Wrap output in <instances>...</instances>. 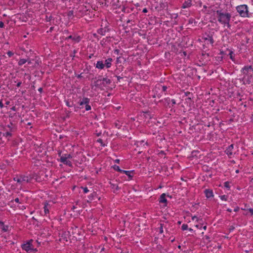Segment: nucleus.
Masks as SVG:
<instances>
[{"label":"nucleus","instance_id":"1","mask_svg":"<svg viewBox=\"0 0 253 253\" xmlns=\"http://www.w3.org/2000/svg\"><path fill=\"white\" fill-rule=\"evenodd\" d=\"M215 12L216 14V17L218 22L224 25V26H227L228 28H230V21L231 18V14L222 9L217 10Z\"/></svg>","mask_w":253,"mask_h":253},{"label":"nucleus","instance_id":"2","mask_svg":"<svg viewBox=\"0 0 253 253\" xmlns=\"http://www.w3.org/2000/svg\"><path fill=\"white\" fill-rule=\"evenodd\" d=\"M100 77V76L99 77L98 79H96V78H94L95 80L90 85L92 89L96 90L97 88L102 90H104L105 87L111 84V82L110 79L107 78L101 79Z\"/></svg>","mask_w":253,"mask_h":253},{"label":"nucleus","instance_id":"3","mask_svg":"<svg viewBox=\"0 0 253 253\" xmlns=\"http://www.w3.org/2000/svg\"><path fill=\"white\" fill-rule=\"evenodd\" d=\"M236 10L240 16L242 17H250L248 6L246 4L240 5L236 7Z\"/></svg>","mask_w":253,"mask_h":253},{"label":"nucleus","instance_id":"4","mask_svg":"<svg viewBox=\"0 0 253 253\" xmlns=\"http://www.w3.org/2000/svg\"><path fill=\"white\" fill-rule=\"evenodd\" d=\"M14 180L21 184H23L30 182L31 178H29L28 176L25 175H20L19 177L14 178Z\"/></svg>","mask_w":253,"mask_h":253},{"label":"nucleus","instance_id":"5","mask_svg":"<svg viewBox=\"0 0 253 253\" xmlns=\"http://www.w3.org/2000/svg\"><path fill=\"white\" fill-rule=\"evenodd\" d=\"M9 120L12 126H15L19 120V116L16 113L9 112Z\"/></svg>","mask_w":253,"mask_h":253},{"label":"nucleus","instance_id":"6","mask_svg":"<svg viewBox=\"0 0 253 253\" xmlns=\"http://www.w3.org/2000/svg\"><path fill=\"white\" fill-rule=\"evenodd\" d=\"M33 241L31 240L30 241L27 242L26 244H24L22 245V248L23 250L26 251V252L31 251L33 250V248H32V245L31 244V242Z\"/></svg>","mask_w":253,"mask_h":253},{"label":"nucleus","instance_id":"7","mask_svg":"<svg viewBox=\"0 0 253 253\" xmlns=\"http://www.w3.org/2000/svg\"><path fill=\"white\" fill-rule=\"evenodd\" d=\"M52 204V202H45L44 203L43 209L44 215H46L47 214L49 213V210L51 209Z\"/></svg>","mask_w":253,"mask_h":253},{"label":"nucleus","instance_id":"8","mask_svg":"<svg viewBox=\"0 0 253 253\" xmlns=\"http://www.w3.org/2000/svg\"><path fill=\"white\" fill-rule=\"evenodd\" d=\"M60 162L69 167H72V162L66 157V156L63 155L60 157Z\"/></svg>","mask_w":253,"mask_h":253},{"label":"nucleus","instance_id":"9","mask_svg":"<svg viewBox=\"0 0 253 253\" xmlns=\"http://www.w3.org/2000/svg\"><path fill=\"white\" fill-rule=\"evenodd\" d=\"M110 184L111 188L114 193H116V192L120 189V188L119 187L118 184L116 181L115 183L110 182Z\"/></svg>","mask_w":253,"mask_h":253},{"label":"nucleus","instance_id":"10","mask_svg":"<svg viewBox=\"0 0 253 253\" xmlns=\"http://www.w3.org/2000/svg\"><path fill=\"white\" fill-rule=\"evenodd\" d=\"M234 148V145L231 144L230 146L228 147V148L225 150V153L226 154L230 157V158L233 155V150Z\"/></svg>","mask_w":253,"mask_h":253},{"label":"nucleus","instance_id":"11","mask_svg":"<svg viewBox=\"0 0 253 253\" xmlns=\"http://www.w3.org/2000/svg\"><path fill=\"white\" fill-rule=\"evenodd\" d=\"M136 145L137 147H144V148H146L148 146L147 141L145 142L144 140L137 141Z\"/></svg>","mask_w":253,"mask_h":253},{"label":"nucleus","instance_id":"12","mask_svg":"<svg viewBox=\"0 0 253 253\" xmlns=\"http://www.w3.org/2000/svg\"><path fill=\"white\" fill-rule=\"evenodd\" d=\"M206 196L207 198H210L213 197L212 190L210 189H206L204 191Z\"/></svg>","mask_w":253,"mask_h":253},{"label":"nucleus","instance_id":"13","mask_svg":"<svg viewBox=\"0 0 253 253\" xmlns=\"http://www.w3.org/2000/svg\"><path fill=\"white\" fill-rule=\"evenodd\" d=\"M66 39H72V40L74 41L75 42H79L81 40V38L80 37V36H69V37H68Z\"/></svg>","mask_w":253,"mask_h":253},{"label":"nucleus","instance_id":"14","mask_svg":"<svg viewBox=\"0 0 253 253\" xmlns=\"http://www.w3.org/2000/svg\"><path fill=\"white\" fill-rule=\"evenodd\" d=\"M192 5L191 0H187L183 3L182 7L183 8H186L190 7Z\"/></svg>","mask_w":253,"mask_h":253},{"label":"nucleus","instance_id":"15","mask_svg":"<svg viewBox=\"0 0 253 253\" xmlns=\"http://www.w3.org/2000/svg\"><path fill=\"white\" fill-rule=\"evenodd\" d=\"M249 70H252V66H245L242 68V72L245 75H247Z\"/></svg>","mask_w":253,"mask_h":253},{"label":"nucleus","instance_id":"16","mask_svg":"<svg viewBox=\"0 0 253 253\" xmlns=\"http://www.w3.org/2000/svg\"><path fill=\"white\" fill-rule=\"evenodd\" d=\"M0 226H1L2 231L6 232L8 230L9 226L8 225H4V223L0 220Z\"/></svg>","mask_w":253,"mask_h":253},{"label":"nucleus","instance_id":"17","mask_svg":"<svg viewBox=\"0 0 253 253\" xmlns=\"http://www.w3.org/2000/svg\"><path fill=\"white\" fill-rule=\"evenodd\" d=\"M159 202L161 203H167V200L166 198V194L165 193L162 194L160 196Z\"/></svg>","mask_w":253,"mask_h":253},{"label":"nucleus","instance_id":"18","mask_svg":"<svg viewBox=\"0 0 253 253\" xmlns=\"http://www.w3.org/2000/svg\"><path fill=\"white\" fill-rule=\"evenodd\" d=\"M104 66L105 64L102 61H99L97 62V63L96 64V68L100 69H102L104 68Z\"/></svg>","mask_w":253,"mask_h":253},{"label":"nucleus","instance_id":"19","mask_svg":"<svg viewBox=\"0 0 253 253\" xmlns=\"http://www.w3.org/2000/svg\"><path fill=\"white\" fill-rule=\"evenodd\" d=\"M223 57L222 56H217L214 57L215 63L216 64H219L222 61Z\"/></svg>","mask_w":253,"mask_h":253},{"label":"nucleus","instance_id":"20","mask_svg":"<svg viewBox=\"0 0 253 253\" xmlns=\"http://www.w3.org/2000/svg\"><path fill=\"white\" fill-rule=\"evenodd\" d=\"M112 61V59L111 58H108L105 60V65H106L107 68H110L112 65L111 62Z\"/></svg>","mask_w":253,"mask_h":253},{"label":"nucleus","instance_id":"21","mask_svg":"<svg viewBox=\"0 0 253 253\" xmlns=\"http://www.w3.org/2000/svg\"><path fill=\"white\" fill-rule=\"evenodd\" d=\"M89 99L87 98L84 97L83 98L82 101L80 102V105H83L84 104L86 105L89 104Z\"/></svg>","mask_w":253,"mask_h":253},{"label":"nucleus","instance_id":"22","mask_svg":"<svg viewBox=\"0 0 253 253\" xmlns=\"http://www.w3.org/2000/svg\"><path fill=\"white\" fill-rule=\"evenodd\" d=\"M133 172V171H129V170H122V173H125L126 175H127L129 178H131L132 175H131V173Z\"/></svg>","mask_w":253,"mask_h":253},{"label":"nucleus","instance_id":"23","mask_svg":"<svg viewBox=\"0 0 253 253\" xmlns=\"http://www.w3.org/2000/svg\"><path fill=\"white\" fill-rule=\"evenodd\" d=\"M27 61L28 60H26V59H20L18 61V64L19 66H22L25 64Z\"/></svg>","mask_w":253,"mask_h":253},{"label":"nucleus","instance_id":"24","mask_svg":"<svg viewBox=\"0 0 253 253\" xmlns=\"http://www.w3.org/2000/svg\"><path fill=\"white\" fill-rule=\"evenodd\" d=\"M204 40L205 41H208L211 44H212L213 43V42H214L213 40L212 37L210 36H208L207 37L205 38Z\"/></svg>","mask_w":253,"mask_h":253},{"label":"nucleus","instance_id":"25","mask_svg":"<svg viewBox=\"0 0 253 253\" xmlns=\"http://www.w3.org/2000/svg\"><path fill=\"white\" fill-rule=\"evenodd\" d=\"M203 240L206 243L210 242V237L208 235H205L203 237Z\"/></svg>","mask_w":253,"mask_h":253},{"label":"nucleus","instance_id":"26","mask_svg":"<svg viewBox=\"0 0 253 253\" xmlns=\"http://www.w3.org/2000/svg\"><path fill=\"white\" fill-rule=\"evenodd\" d=\"M32 178L35 179L38 182H41L42 180V179L41 178V177L38 176L37 175H34Z\"/></svg>","mask_w":253,"mask_h":253},{"label":"nucleus","instance_id":"27","mask_svg":"<svg viewBox=\"0 0 253 253\" xmlns=\"http://www.w3.org/2000/svg\"><path fill=\"white\" fill-rule=\"evenodd\" d=\"M67 16L69 18H71L72 17L74 16V11L73 10L69 11L67 13Z\"/></svg>","mask_w":253,"mask_h":253},{"label":"nucleus","instance_id":"28","mask_svg":"<svg viewBox=\"0 0 253 253\" xmlns=\"http://www.w3.org/2000/svg\"><path fill=\"white\" fill-rule=\"evenodd\" d=\"M114 169L118 171H119V172H122V169H121L119 168V166H117V165H114Z\"/></svg>","mask_w":253,"mask_h":253},{"label":"nucleus","instance_id":"29","mask_svg":"<svg viewBox=\"0 0 253 253\" xmlns=\"http://www.w3.org/2000/svg\"><path fill=\"white\" fill-rule=\"evenodd\" d=\"M97 32L98 34L102 35H104L105 30H104L102 28L99 29Z\"/></svg>","mask_w":253,"mask_h":253},{"label":"nucleus","instance_id":"30","mask_svg":"<svg viewBox=\"0 0 253 253\" xmlns=\"http://www.w3.org/2000/svg\"><path fill=\"white\" fill-rule=\"evenodd\" d=\"M68 234H69V232H68V233L65 232L62 235V237H64L66 241H68L67 237V236H68Z\"/></svg>","mask_w":253,"mask_h":253},{"label":"nucleus","instance_id":"31","mask_svg":"<svg viewBox=\"0 0 253 253\" xmlns=\"http://www.w3.org/2000/svg\"><path fill=\"white\" fill-rule=\"evenodd\" d=\"M181 229L182 230H186L188 229V225L186 224H183L181 226Z\"/></svg>","mask_w":253,"mask_h":253},{"label":"nucleus","instance_id":"32","mask_svg":"<svg viewBox=\"0 0 253 253\" xmlns=\"http://www.w3.org/2000/svg\"><path fill=\"white\" fill-rule=\"evenodd\" d=\"M192 219L193 220H194L195 219L197 221H199V220H202V218H199L197 216H193L192 217Z\"/></svg>","mask_w":253,"mask_h":253},{"label":"nucleus","instance_id":"33","mask_svg":"<svg viewBox=\"0 0 253 253\" xmlns=\"http://www.w3.org/2000/svg\"><path fill=\"white\" fill-rule=\"evenodd\" d=\"M85 109L86 111H89L91 109V106L89 105V104L85 105Z\"/></svg>","mask_w":253,"mask_h":253},{"label":"nucleus","instance_id":"34","mask_svg":"<svg viewBox=\"0 0 253 253\" xmlns=\"http://www.w3.org/2000/svg\"><path fill=\"white\" fill-rule=\"evenodd\" d=\"M224 185L227 188H229L230 187L229 182L228 181L225 182L224 183Z\"/></svg>","mask_w":253,"mask_h":253},{"label":"nucleus","instance_id":"35","mask_svg":"<svg viewBox=\"0 0 253 253\" xmlns=\"http://www.w3.org/2000/svg\"><path fill=\"white\" fill-rule=\"evenodd\" d=\"M221 200L227 201V196L225 195H222L220 196Z\"/></svg>","mask_w":253,"mask_h":253},{"label":"nucleus","instance_id":"36","mask_svg":"<svg viewBox=\"0 0 253 253\" xmlns=\"http://www.w3.org/2000/svg\"><path fill=\"white\" fill-rule=\"evenodd\" d=\"M11 133L8 131H7L6 132H5V133L3 134V136H5L6 137L11 136Z\"/></svg>","mask_w":253,"mask_h":253},{"label":"nucleus","instance_id":"37","mask_svg":"<svg viewBox=\"0 0 253 253\" xmlns=\"http://www.w3.org/2000/svg\"><path fill=\"white\" fill-rule=\"evenodd\" d=\"M7 54L9 57H11L13 55V53L11 51H8L7 52Z\"/></svg>","mask_w":253,"mask_h":253},{"label":"nucleus","instance_id":"38","mask_svg":"<svg viewBox=\"0 0 253 253\" xmlns=\"http://www.w3.org/2000/svg\"><path fill=\"white\" fill-rule=\"evenodd\" d=\"M235 229V226L234 225H231L229 228V230L230 232H231L234 230Z\"/></svg>","mask_w":253,"mask_h":253},{"label":"nucleus","instance_id":"39","mask_svg":"<svg viewBox=\"0 0 253 253\" xmlns=\"http://www.w3.org/2000/svg\"><path fill=\"white\" fill-rule=\"evenodd\" d=\"M63 155L66 156V157L69 160L72 158V156H71V154H64Z\"/></svg>","mask_w":253,"mask_h":253},{"label":"nucleus","instance_id":"40","mask_svg":"<svg viewBox=\"0 0 253 253\" xmlns=\"http://www.w3.org/2000/svg\"><path fill=\"white\" fill-rule=\"evenodd\" d=\"M83 188L84 192V193H87L89 191V190L87 187H84Z\"/></svg>","mask_w":253,"mask_h":253},{"label":"nucleus","instance_id":"41","mask_svg":"<svg viewBox=\"0 0 253 253\" xmlns=\"http://www.w3.org/2000/svg\"><path fill=\"white\" fill-rule=\"evenodd\" d=\"M15 126H12L11 125V123L10 122V125H7V127L10 129L11 130Z\"/></svg>","mask_w":253,"mask_h":253},{"label":"nucleus","instance_id":"42","mask_svg":"<svg viewBox=\"0 0 253 253\" xmlns=\"http://www.w3.org/2000/svg\"><path fill=\"white\" fill-rule=\"evenodd\" d=\"M167 87L166 86H162V90L163 91H166L167 90Z\"/></svg>","mask_w":253,"mask_h":253},{"label":"nucleus","instance_id":"43","mask_svg":"<svg viewBox=\"0 0 253 253\" xmlns=\"http://www.w3.org/2000/svg\"><path fill=\"white\" fill-rule=\"evenodd\" d=\"M4 25V23L2 21H0V28H3Z\"/></svg>","mask_w":253,"mask_h":253},{"label":"nucleus","instance_id":"44","mask_svg":"<svg viewBox=\"0 0 253 253\" xmlns=\"http://www.w3.org/2000/svg\"><path fill=\"white\" fill-rule=\"evenodd\" d=\"M239 209H239V207H237L236 208H235L234 209V211H235V212H237V211H239Z\"/></svg>","mask_w":253,"mask_h":253},{"label":"nucleus","instance_id":"45","mask_svg":"<svg viewBox=\"0 0 253 253\" xmlns=\"http://www.w3.org/2000/svg\"><path fill=\"white\" fill-rule=\"evenodd\" d=\"M249 211L250 212L252 215H253V209L252 208H250L249 209Z\"/></svg>","mask_w":253,"mask_h":253},{"label":"nucleus","instance_id":"46","mask_svg":"<svg viewBox=\"0 0 253 253\" xmlns=\"http://www.w3.org/2000/svg\"><path fill=\"white\" fill-rule=\"evenodd\" d=\"M14 201L17 203H20L19 199L18 198H16V199H15Z\"/></svg>","mask_w":253,"mask_h":253},{"label":"nucleus","instance_id":"47","mask_svg":"<svg viewBox=\"0 0 253 253\" xmlns=\"http://www.w3.org/2000/svg\"><path fill=\"white\" fill-rule=\"evenodd\" d=\"M0 107L2 108L3 107V104L1 100H0Z\"/></svg>","mask_w":253,"mask_h":253},{"label":"nucleus","instance_id":"48","mask_svg":"<svg viewBox=\"0 0 253 253\" xmlns=\"http://www.w3.org/2000/svg\"><path fill=\"white\" fill-rule=\"evenodd\" d=\"M11 110H13V111H16V108L15 107V106H13L11 108Z\"/></svg>","mask_w":253,"mask_h":253},{"label":"nucleus","instance_id":"49","mask_svg":"<svg viewBox=\"0 0 253 253\" xmlns=\"http://www.w3.org/2000/svg\"><path fill=\"white\" fill-rule=\"evenodd\" d=\"M144 13H146L148 12V10H147V9L146 8H145L143 9V11H142Z\"/></svg>","mask_w":253,"mask_h":253},{"label":"nucleus","instance_id":"50","mask_svg":"<svg viewBox=\"0 0 253 253\" xmlns=\"http://www.w3.org/2000/svg\"><path fill=\"white\" fill-rule=\"evenodd\" d=\"M77 77L78 79H81V78H83V76L82 75V74L78 75Z\"/></svg>","mask_w":253,"mask_h":253},{"label":"nucleus","instance_id":"51","mask_svg":"<svg viewBox=\"0 0 253 253\" xmlns=\"http://www.w3.org/2000/svg\"><path fill=\"white\" fill-rule=\"evenodd\" d=\"M21 84V82H18V83L17 84L16 86H17V87H19V86H20Z\"/></svg>","mask_w":253,"mask_h":253},{"label":"nucleus","instance_id":"52","mask_svg":"<svg viewBox=\"0 0 253 253\" xmlns=\"http://www.w3.org/2000/svg\"><path fill=\"white\" fill-rule=\"evenodd\" d=\"M38 91L40 92V93H42V87H40L38 89Z\"/></svg>","mask_w":253,"mask_h":253},{"label":"nucleus","instance_id":"53","mask_svg":"<svg viewBox=\"0 0 253 253\" xmlns=\"http://www.w3.org/2000/svg\"><path fill=\"white\" fill-rule=\"evenodd\" d=\"M102 141H103L101 139H100V138H99V139H98L97 140V142H99V143H100L101 144L102 143Z\"/></svg>","mask_w":253,"mask_h":253},{"label":"nucleus","instance_id":"54","mask_svg":"<svg viewBox=\"0 0 253 253\" xmlns=\"http://www.w3.org/2000/svg\"><path fill=\"white\" fill-rule=\"evenodd\" d=\"M171 102H172V105H174V104H175V103H176L175 101V100H174V99H172V100H171Z\"/></svg>","mask_w":253,"mask_h":253},{"label":"nucleus","instance_id":"55","mask_svg":"<svg viewBox=\"0 0 253 253\" xmlns=\"http://www.w3.org/2000/svg\"><path fill=\"white\" fill-rule=\"evenodd\" d=\"M27 60H28V61H27V62H28V63L29 64H31V60H30L29 58H28V59H27Z\"/></svg>","mask_w":253,"mask_h":253},{"label":"nucleus","instance_id":"56","mask_svg":"<svg viewBox=\"0 0 253 253\" xmlns=\"http://www.w3.org/2000/svg\"><path fill=\"white\" fill-rule=\"evenodd\" d=\"M232 53H233V52H232V51H231V52H230V58H231V59H232V60H233Z\"/></svg>","mask_w":253,"mask_h":253},{"label":"nucleus","instance_id":"57","mask_svg":"<svg viewBox=\"0 0 253 253\" xmlns=\"http://www.w3.org/2000/svg\"><path fill=\"white\" fill-rule=\"evenodd\" d=\"M119 52V49H115V53H116L117 54H118Z\"/></svg>","mask_w":253,"mask_h":253},{"label":"nucleus","instance_id":"58","mask_svg":"<svg viewBox=\"0 0 253 253\" xmlns=\"http://www.w3.org/2000/svg\"><path fill=\"white\" fill-rule=\"evenodd\" d=\"M117 78L118 81H120V79L122 78L120 76H117Z\"/></svg>","mask_w":253,"mask_h":253},{"label":"nucleus","instance_id":"59","mask_svg":"<svg viewBox=\"0 0 253 253\" xmlns=\"http://www.w3.org/2000/svg\"><path fill=\"white\" fill-rule=\"evenodd\" d=\"M162 224H161V228H160V232L161 233H162L163 232V228H162Z\"/></svg>","mask_w":253,"mask_h":253},{"label":"nucleus","instance_id":"60","mask_svg":"<svg viewBox=\"0 0 253 253\" xmlns=\"http://www.w3.org/2000/svg\"><path fill=\"white\" fill-rule=\"evenodd\" d=\"M195 227L197 228H200L201 227L199 225H196Z\"/></svg>","mask_w":253,"mask_h":253},{"label":"nucleus","instance_id":"61","mask_svg":"<svg viewBox=\"0 0 253 253\" xmlns=\"http://www.w3.org/2000/svg\"><path fill=\"white\" fill-rule=\"evenodd\" d=\"M115 163H119V162H120V160L119 159H116L115 161Z\"/></svg>","mask_w":253,"mask_h":253},{"label":"nucleus","instance_id":"62","mask_svg":"<svg viewBox=\"0 0 253 253\" xmlns=\"http://www.w3.org/2000/svg\"><path fill=\"white\" fill-rule=\"evenodd\" d=\"M66 104L69 107H71V106L69 104V103L68 102H66Z\"/></svg>","mask_w":253,"mask_h":253},{"label":"nucleus","instance_id":"63","mask_svg":"<svg viewBox=\"0 0 253 253\" xmlns=\"http://www.w3.org/2000/svg\"><path fill=\"white\" fill-rule=\"evenodd\" d=\"M227 211L228 212H231V211H232V210H231V209H228L227 210Z\"/></svg>","mask_w":253,"mask_h":253},{"label":"nucleus","instance_id":"64","mask_svg":"<svg viewBox=\"0 0 253 253\" xmlns=\"http://www.w3.org/2000/svg\"><path fill=\"white\" fill-rule=\"evenodd\" d=\"M203 228L204 229V230H206L207 229V226H206V225L204 226L203 227Z\"/></svg>","mask_w":253,"mask_h":253}]
</instances>
